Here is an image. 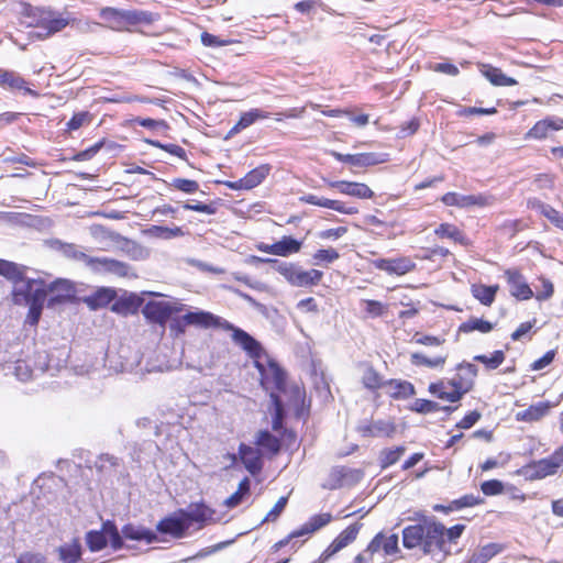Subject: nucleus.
<instances>
[{
  "label": "nucleus",
  "instance_id": "obj_1",
  "mask_svg": "<svg viewBox=\"0 0 563 563\" xmlns=\"http://www.w3.org/2000/svg\"><path fill=\"white\" fill-rule=\"evenodd\" d=\"M466 527L456 523L450 528L433 519L423 517L401 531L402 545L407 550H418L424 555L446 558L451 547L457 543Z\"/></svg>",
  "mask_w": 563,
  "mask_h": 563
},
{
  "label": "nucleus",
  "instance_id": "obj_2",
  "mask_svg": "<svg viewBox=\"0 0 563 563\" xmlns=\"http://www.w3.org/2000/svg\"><path fill=\"white\" fill-rule=\"evenodd\" d=\"M148 294L154 296V298L144 302L141 297L131 295L120 303H114L112 310L117 312L124 311L125 313H136L139 308L142 307L141 311L146 321L164 329L172 316L181 312L184 309V305L168 301L164 299L161 294Z\"/></svg>",
  "mask_w": 563,
  "mask_h": 563
},
{
  "label": "nucleus",
  "instance_id": "obj_3",
  "mask_svg": "<svg viewBox=\"0 0 563 563\" xmlns=\"http://www.w3.org/2000/svg\"><path fill=\"white\" fill-rule=\"evenodd\" d=\"M455 374L448 379L451 393H444L443 379L432 382L428 386V391L435 398L446 402H459L463 397L473 390L475 379L478 375V368L475 364L463 361L455 366Z\"/></svg>",
  "mask_w": 563,
  "mask_h": 563
},
{
  "label": "nucleus",
  "instance_id": "obj_4",
  "mask_svg": "<svg viewBox=\"0 0 563 563\" xmlns=\"http://www.w3.org/2000/svg\"><path fill=\"white\" fill-rule=\"evenodd\" d=\"M11 300L16 306L29 305L26 323L36 327L46 300L45 280L41 278L26 279L24 285L13 287Z\"/></svg>",
  "mask_w": 563,
  "mask_h": 563
},
{
  "label": "nucleus",
  "instance_id": "obj_5",
  "mask_svg": "<svg viewBox=\"0 0 563 563\" xmlns=\"http://www.w3.org/2000/svg\"><path fill=\"white\" fill-rule=\"evenodd\" d=\"M253 363L260 373V384L269 393L271 398L285 391L287 375L275 360L265 353Z\"/></svg>",
  "mask_w": 563,
  "mask_h": 563
},
{
  "label": "nucleus",
  "instance_id": "obj_6",
  "mask_svg": "<svg viewBox=\"0 0 563 563\" xmlns=\"http://www.w3.org/2000/svg\"><path fill=\"white\" fill-rule=\"evenodd\" d=\"M522 471L530 481H539L563 473V446H558L543 459L529 462Z\"/></svg>",
  "mask_w": 563,
  "mask_h": 563
},
{
  "label": "nucleus",
  "instance_id": "obj_7",
  "mask_svg": "<svg viewBox=\"0 0 563 563\" xmlns=\"http://www.w3.org/2000/svg\"><path fill=\"white\" fill-rule=\"evenodd\" d=\"M27 16L31 18L29 26L44 31V33L37 35L42 38L62 31L69 23L60 13L43 8H31L27 11Z\"/></svg>",
  "mask_w": 563,
  "mask_h": 563
},
{
  "label": "nucleus",
  "instance_id": "obj_8",
  "mask_svg": "<svg viewBox=\"0 0 563 563\" xmlns=\"http://www.w3.org/2000/svg\"><path fill=\"white\" fill-rule=\"evenodd\" d=\"M367 549L377 562L389 563L400 558L399 538L397 533L377 532L367 543Z\"/></svg>",
  "mask_w": 563,
  "mask_h": 563
},
{
  "label": "nucleus",
  "instance_id": "obj_9",
  "mask_svg": "<svg viewBox=\"0 0 563 563\" xmlns=\"http://www.w3.org/2000/svg\"><path fill=\"white\" fill-rule=\"evenodd\" d=\"M74 257L84 262L97 274H110L122 278L131 275V266L128 263L114 258L93 257L84 252H76Z\"/></svg>",
  "mask_w": 563,
  "mask_h": 563
},
{
  "label": "nucleus",
  "instance_id": "obj_10",
  "mask_svg": "<svg viewBox=\"0 0 563 563\" xmlns=\"http://www.w3.org/2000/svg\"><path fill=\"white\" fill-rule=\"evenodd\" d=\"M276 272L282 275L291 286L312 287L321 283L323 273L319 269H302L294 263H280Z\"/></svg>",
  "mask_w": 563,
  "mask_h": 563
},
{
  "label": "nucleus",
  "instance_id": "obj_11",
  "mask_svg": "<svg viewBox=\"0 0 563 563\" xmlns=\"http://www.w3.org/2000/svg\"><path fill=\"white\" fill-rule=\"evenodd\" d=\"M441 201L445 206L457 208L487 207L495 202V197L486 194L460 195L454 191L444 194Z\"/></svg>",
  "mask_w": 563,
  "mask_h": 563
},
{
  "label": "nucleus",
  "instance_id": "obj_12",
  "mask_svg": "<svg viewBox=\"0 0 563 563\" xmlns=\"http://www.w3.org/2000/svg\"><path fill=\"white\" fill-rule=\"evenodd\" d=\"M504 277L509 286V292L515 299L526 301L533 298L534 292L519 268L510 267L505 269Z\"/></svg>",
  "mask_w": 563,
  "mask_h": 563
},
{
  "label": "nucleus",
  "instance_id": "obj_13",
  "mask_svg": "<svg viewBox=\"0 0 563 563\" xmlns=\"http://www.w3.org/2000/svg\"><path fill=\"white\" fill-rule=\"evenodd\" d=\"M47 307L53 308L55 306L65 305L73 302L76 298V290L74 285L66 279H57L51 284L45 283Z\"/></svg>",
  "mask_w": 563,
  "mask_h": 563
},
{
  "label": "nucleus",
  "instance_id": "obj_14",
  "mask_svg": "<svg viewBox=\"0 0 563 563\" xmlns=\"http://www.w3.org/2000/svg\"><path fill=\"white\" fill-rule=\"evenodd\" d=\"M216 510L205 503H192L189 505L188 510L180 509L177 515L185 517L188 522V527L195 522L198 525V529H202L205 526L216 523Z\"/></svg>",
  "mask_w": 563,
  "mask_h": 563
},
{
  "label": "nucleus",
  "instance_id": "obj_15",
  "mask_svg": "<svg viewBox=\"0 0 563 563\" xmlns=\"http://www.w3.org/2000/svg\"><path fill=\"white\" fill-rule=\"evenodd\" d=\"M330 155L342 163H347L352 166L357 167H368L375 166L378 164H384L389 161L388 154H377V153H357V154H342L336 151H331Z\"/></svg>",
  "mask_w": 563,
  "mask_h": 563
},
{
  "label": "nucleus",
  "instance_id": "obj_16",
  "mask_svg": "<svg viewBox=\"0 0 563 563\" xmlns=\"http://www.w3.org/2000/svg\"><path fill=\"white\" fill-rule=\"evenodd\" d=\"M186 322H190L192 327L199 329H231L232 323L228 320L213 314L210 311L197 310L186 312Z\"/></svg>",
  "mask_w": 563,
  "mask_h": 563
},
{
  "label": "nucleus",
  "instance_id": "obj_17",
  "mask_svg": "<svg viewBox=\"0 0 563 563\" xmlns=\"http://www.w3.org/2000/svg\"><path fill=\"white\" fill-rule=\"evenodd\" d=\"M302 242L290 235H284L279 241L273 244L261 242L256 245V249L260 252L282 257L297 254L300 252Z\"/></svg>",
  "mask_w": 563,
  "mask_h": 563
},
{
  "label": "nucleus",
  "instance_id": "obj_18",
  "mask_svg": "<svg viewBox=\"0 0 563 563\" xmlns=\"http://www.w3.org/2000/svg\"><path fill=\"white\" fill-rule=\"evenodd\" d=\"M269 164H262L238 180H228L224 185L232 190H251L261 185L271 173Z\"/></svg>",
  "mask_w": 563,
  "mask_h": 563
},
{
  "label": "nucleus",
  "instance_id": "obj_19",
  "mask_svg": "<svg viewBox=\"0 0 563 563\" xmlns=\"http://www.w3.org/2000/svg\"><path fill=\"white\" fill-rule=\"evenodd\" d=\"M238 455L245 470L253 476L262 473L264 468V455L261 450L255 445L252 446L246 443H240Z\"/></svg>",
  "mask_w": 563,
  "mask_h": 563
},
{
  "label": "nucleus",
  "instance_id": "obj_20",
  "mask_svg": "<svg viewBox=\"0 0 563 563\" xmlns=\"http://www.w3.org/2000/svg\"><path fill=\"white\" fill-rule=\"evenodd\" d=\"M372 265L388 275L402 276L416 269V263L408 256L397 258H377Z\"/></svg>",
  "mask_w": 563,
  "mask_h": 563
},
{
  "label": "nucleus",
  "instance_id": "obj_21",
  "mask_svg": "<svg viewBox=\"0 0 563 563\" xmlns=\"http://www.w3.org/2000/svg\"><path fill=\"white\" fill-rule=\"evenodd\" d=\"M563 130V118L545 117L537 121L525 134V140L543 141L552 132Z\"/></svg>",
  "mask_w": 563,
  "mask_h": 563
},
{
  "label": "nucleus",
  "instance_id": "obj_22",
  "mask_svg": "<svg viewBox=\"0 0 563 563\" xmlns=\"http://www.w3.org/2000/svg\"><path fill=\"white\" fill-rule=\"evenodd\" d=\"M224 331L232 332V340L236 343L241 349H243L246 354L255 362L261 356H264L266 351L262 346V344L255 340L251 334L246 331L236 328L232 324L231 329H224Z\"/></svg>",
  "mask_w": 563,
  "mask_h": 563
},
{
  "label": "nucleus",
  "instance_id": "obj_23",
  "mask_svg": "<svg viewBox=\"0 0 563 563\" xmlns=\"http://www.w3.org/2000/svg\"><path fill=\"white\" fill-rule=\"evenodd\" d=\"M283 442L291 444L287 438H282L280 434L274 435L268 430H260L255 435L254 444L261 450L264 456L272 459L279 454Z\"/></svg>",
  "mask_w": 563,
  "mask_h": 563
},
{
  "label": "nucleus",
  "instance_id": "obj_24",
  "mask_svg": "<svg viewBox=\"0 0 563 563\" xmlns=\"http://www.w3.org/2000/svg\"><path fill=\"white\" fill-rule=\"evenodd\" d=\"M161 18L159 13L146 10H124L125 32H142Z\"/></svg>",
  "mask_w": 563,
  "mask_h": 563
},
{
  "label": "nucleus",
  "instance_id": "obj_25",
  "mask_svg": "<svg viewBox=\"0 0 563 563\" xmlns=\"http://www.w3.org/2000/svg\"><path fill=\"white\" fill-rule=\"evenodd\" d=\"M328 187L338 190L342 195L351 196L357 199H373L374 191L364 183L349 180H330Z\"/></svg>",
  "mask_w": 563,
  "mask_h": 563
},
{
  "label": "nucleus",
  "instance_id": "obj_26",
  "mask_svg": "<svg viewBox=\"0 0 563 563\" xmlns=\"http://www.w3.org/2000/svg\"><path fill=\"white\" fill-rule=\"evenodd\" d=\"M188 529V522L181 515L164 517L156 525V530L159 533L169 534L176 539L184 538Z\"/></svg>",
  "mask_w": 563,
  "mask_h": 563
},
{
  "label": "nucleus",
  "instance_id": "obj_27",
  "mask_svg": "<svg viewBox=\"0 0 563 563\" xmlns=\"http://www.w3.org/2000/svg\"><path fill=\"white\" fill-rule=\"evenodd\" d=\"M485 504V499L479 495L465 494L460 498L451 500L448 505H434L433 510L442 514H451L465 508H473Z\"/></svg>",
  "mask_w": 563,
  "mask_h": 563
},
{
  "label": "nucleus",
  "instance_id": "obj_28",
  "mask_svg": "<svg viewBox=\"0 0 563 563\" xmlns=\"http://www.w3.org/2000/svg\"><path fill=\"white\" fill-rule=\"evenodd\" d=\"M300 201L303 203L331 209V210H334V211L343 213V214L352 216V214L358 213V209L354 206L347 207L343 201L332 200V199H328V198H320L312 194L300 197Z\"/></svg>",
  "mask_w": 563,
  "mask_h": 563
},
{
  "label": "nucleus",
  "instance_id": "obj_29",
  "mask_svg": "<svg viewBox=\"0 0 563 563\" xmlns=\"http://www.w3.org/2000/svg\"><path fill=\"white\" fill-rule=\"evenodd\" d=\"M0 86L5 89L22 91L24 95L34 98L38 97V92L31 89L29 82L13 70L0 69Z\"/></svg>",
  "mask_w": 563,
  "mask_h": 563
},
{
  "label": "nucleus",
  "instance_id": "obj_30",
  "mask_svg": "<svg viewBox=\"0 0 563 563\" xmlns=\"http://www.w3.org/2000/svg\"><path fill=\"white\" fill-rule=\"evenodd\" d=\"M358 432L365 438H391L396 432L393 421L376 420L358 427Z\"/></svg>",
  "mask_w": 563,
  "mask_h": 563
},
{
  "label": "nucleus",
  "instance_id": "obj_31",
  "mask_svg": "<svg viewBox=\"0 0 563 563\" xmlns=\"http://www.w3.org/2000/svg\"><path fill=\"white\" fill-rule=\"evenodd\" d=\"M552 407L553 405L550 401H539L530 405L525 410L518 411L516 413V420L528 423L540 421L549 415Z\"/></svg>",
  "mask_w": 563,
  "mask_h": 563
},
{
  "label": "nucleus",
  "instance_id": "obj_32",
  "mask_svg": "<svg viewBox=\"0 0 563 563\" xmlns=\"http://www.w3.org/2000/svg\"><path fill=\"white\" fill-rule=\"evenodd\" d=\"M271 399L274 405V415L272 419L273 431L280 434L282 438H287L290 442H295L296 433L292 430H288L284 427L285 412L280 396H274V398Z\"/></svg>",
  "mask_w": 563,
  "mask_h": 563
},
{
  "label": "nucleus",
  "instance_id": "obj_33",
  "mask_svg": "<svg viewBox=\"0 0 563 563\" xmlns=\"http://www.w3.org/2000/svg\"><path fill=\"white\" fill-rule=\"evenodd\" d=\"M384 388H387L388 396L395 400L408 399L416 395L413 384L404 379H386Z\"/></svg>",
  "mask_w": 563,
  "mask_h": 563
},
{
  "label": "nucleus",
  "instance_id": "obj_34",
  "mask_svg": "<svg viewBox=\"0 0 563 563\" xmlns=\"http://www.w3.org/2000/svg\"><path fill=\"white\" fill-rule=\"evenodd\" d=\"M362 523L354 522L343 529L328 545L335 554L351 545L358 537Z\"/></svg>",
  "mask_w": 563,
  "mask_h": 563
},
{
  "label": "nucleus",
  "instance_id": "obj_35",
  "mask_svg": "<svg viewBox=\"0 0 563 563\" xmlns=\"http://www.w3.org/2000/svg\"><path fill=\"white\" fill-rule=\"evenodd\" d=\"M99 16L109 29L117 32H125L124 10L104 7L99 11Z\"/></svg>",
  "mask_w": 563,
  "mask_h": 563
},
{
  "label": "nucleus",
  "instance_id": "obj_36",
  "mask_svg": "<svg viewBox=\"0 0 563 563\" xmlns=\"http://www.w3.org/2000/svg\"><path fill=\"white\" fill-rule=\"evenodd\" d=\"M25 271L26 268L22 265L0 258V275L12 282L14 287L20 283L24 285V282L27 279Z\"/></svg>",
  "mask_w": 563,
  "mask_h": 563
},
{
  "label": "nucleus",
  "instance_id": "obj_37",
  "mask_svg": "<svg viewBox=\"0 0 563 563\" xmlns=\"http://www.w3.org/2000/svg\"><path fill=\"white\" fill-rule=\"evenodd\" d=\"M448 361V354H439L429 357L423 353L415 352L410 354V362L418 367H427L431 369H443Z\"/></svg>",
  "mask_w": 563,
  "mask_h": 563
},
{
  "label": "nucleus",
  "instance_id": "obj_38",
  "mask_svg": "<svg viewBox=\"0 0 563 563\" xmlns=\"http://www.w3.org/2000/svg\"><path fill=\"white\" fill-rule=\"evenodd\" d=\"M269 112L263 111L261 109H251L250 111L243 112L240 115L239 121L231 128L229 131V136L234 135L242 130L249 128L253 123H255L257 120L268 119Z\"/></svg>",
  "mask_w": 563,
  "mask_h": 563
},
{
  "label": "nucleus",
  "instance_id": "obj_39",
  "mask_svg": "<svg viewBox=\"0 0 563 563\" xmlns=\"http://www.w3.org/2000/svg\"><path fill=\"white\" fill-rule=\"evenodd\" d=\"M499 290V285H485V284H473L471 286L472 296L478 300L483 306L490 307Z\"/></svg>",
  "mask_w": 563,
  "mask_h": 563
},
{
  "label": "nucleus",
  "instance_id": "obj_40",
  "mask_svg": "<svg viewBox=\"0 0 563 563\" xmlns=\"http://www.w3.org/2000/svg\"><path fill=\"white\" fill-rule=\"evenodd\" d=\"M434 234L439 239H450L453 242L464 246L470 244V240L465 233L453 223H441L438 228H435Z\"/></svg>",
  "mask_w": 563,
  "mask_h": 563
},
{
  "label": "nucleus",
  "instance_id": "obj_41",
  "mask_svg": "<svg viewBox=\"0 0 563 563\" xmlns=\"http://www.w3.org/2000/svg\"><path fill=\"white\" fill-rule=\"evenodd\" d=\"M494 329L495 323H493L492 321L483 318L471 317L459 325L457 332L468 334L477 331L482 334H487L492 332Z\"/></svg>",
  "mask_w": 563,
  "mask_h": 563
},
{
  "label": "nucleus",
  "instance_id": "obj_42",
  "mask_svg": "<svg viewBox=\"0 0 563 563\" xmlns=\"http://www.w3.org/2000/svg\"><path fill=\"white\" fill-rule=\"evenodd\" d=\"M117 296V292L112 288L101 287L98 288L93 294L85 299V302L89 308L96 310L99 308H104L109 303H111Z\"/></svg>",
  "mask_w": 563,
  "mask_h": 563
},
{
  "label": "nucleus",
  "instance_id": "obj_43",
  "mask_svg": "<svg viewBox=\"0 0 563 563\" xmlns=\"http://www.w3.org/2000/svg\"><path fill=\"white\" fill-rule=\"evenodd\" d=\"M331 521L332 515L330 512L317 514L311 516L307 522L297 529V531L300 537L312 534L329 525Z\"/></svg>",
  "mask_w": 563,
  "mask_h": 563
},
{
  "label": "nucleus",
  "instance_id": "obj_44",
  "mask_svg": "<svg viewBox=\"0 0 563 563\" xmlns=\"http://www.w3.org/2000/svg\"><path fill=\"white\" fill-rule=\"evenodd\" d=\"M123 537L128 540H134V541H145L146 543H153L157 541V536L154 531L143 528V527H136L134 525H125L122 528Z\"/></svg>",
  "mask_w": 563,
  "mask_h": 563
},
{
  "label": "nucleus",
  "instance_id": "obj_45",
  "mask_svg": "<svg viewBox=\"0 0 563 563\" xmlns=\"http://www.w3.org/2000/svg\"><path fill=\"white\" fill-rule=\"evenodd\" d=\"M385 380L384 376L374 368L373 365L368 364L365 366L361 379L364 388L371 391H377L378 389L384 388Z\"/></svg>",
  "mask_w": 563,
  "mask_h": 563
},
{
  "label": "nucleus",
  "instance_id": "obj_46",
  "mask_svg": "<svg viewBox=\"0 0 563 563\" xmlns=\"http://www.w3.org/2000/svg\"><path fill=\"white\" fill-rule=\"evenodd\" d=\"M250 494H251V481L249 477H244L240 481V483L238 485V489L223 501V505L228 509H233V508L238 507L239 505H241L244 501V499L250 496Z\"/></svg>",
  "mask_w": 563,
  "mask_h": 563
},
{
  "label": "nucleus",
  "instance_id": "obj_47",
  "mask_svg": "<svg viewBox=\"0 0 563 563\" xmlns=\"http://www.w3.org/2000/svg\"><path fill=\"white\" fill-rule=\"evenodd\" d=\"M484 70H482L483 75L493 84L494 86H515L517 85V80L515 78L506 76L500 68L494 67L492 65H484Z\"/></svg>",
  "mask_w": 563,
  "mask_h": 563
},
{
  "label": "nucleus",
  "instance_id": "obj_48",
  "mask_svg": "<svg viewBox=\"0 0 563 563\" xmlns=\"http://www.w3.org/2000/svg\"><path fill=\"white\" fill-rule=\"evenodd\" d=\"M406 446L399 445L396 448H386L380 451L379 454V466L385 470L396 464L400 457L405 454Z\"/></svg>",
  "mask_w": 563,
  "mask_h": 563
},
{
  "label": "nucleus",
  "instance_id": "obj_49",
  "mask_svg": "<svg viewBox=\"0 0 563 563\" xmlns=\"http://www.w3.org/2000/svg\"><path fill=\"white\" fill-rule=\"evenodd\" d=\"M506 360V354L503 350H496L490 355L478 354L474 356V361L483 364L487 371L498 368Z\"/></svg>",
  "mask_w": 563,
  "mask_h": 563
},
{
  "label": "nucleus",
  "instance_id": "obj_50",
  "mask_svg": "<svg viewBox=\"0 0 563 563\" xmlns=\"http://www.w3.org/2000/svg\"><path fill=\"white\" fill-rule=\"evenodd\" d=\"M532 207L538 209L552 224L563 230V214L559 210L541 201L534 202Z\"/></svg>",
  "mask_w": 563,
  "mask_h": 563
},
{
  "label": "nucleus",
  "instance_id": "obj_51",
  "mask_svg": "<svg viewBox=\"0 0 563 563\" xmlns=\"http://www.w3.org/2000/svg\"><path fill=\"white\" fill-rule=\"evenodd\" d=\"M93 121V114L89 111L75 112L69 121L66 123L65 131L73 132L77 131L82 126H88Z\"/></svg>",
  "mask_w": 563,
  "mask_h": 563
},
{
  "label": "nucleus",
  "instance_id": "obj_52",
  "mask_svg": "<svg viewBox=\"0 0 563 563\" xmlns=\"http://www.w3.org/2000/svg\"><path fill=\"white\" fill-rule=\"evenodd\" d=\"M340 258V253L334 247L320 249L312 254V263L317 266H328Z\"/></svg>",
  "mask_w": 563,
  "mask_h": 563
},
{
  "label": "nucleus",
  "instance_id": "obj_53",
  "mask_svg": "<svg viewBox=\"0 0 563 563\" xmlns=\"http://www.w3.org/2000/svg\"><path fill=\"white\" fill-rule=\"evenodd\" d=\"M86 542L90 551L98 552L107 547L108 539L106 537V532L103 528L98 530H92L87 533Z\"/></svg>",
  "mask_w": 563,
  "mask_h": 563
},
{
  "label": "nucleus",
  "instance_id": "obj_54",
  "mask_svg": "<svg viewBox=\"0 0 563 563\" xmlns=\"http://www.w3.org/2000/svg\"><path fill=\"white\" fill-rule=\"evenodd\" d=\"M409 409L417 413H431L435 412L440 409V406L437 401L423 398H417L409 407Z\"/></svg>",
  "mask_w": 563,
  "mask_h": 563
},
{
  "label": "nucleus",
  "instance_id": "obj_55",
  "mask_svg": "<svg viewBox=\"0 0 563 563\" xmlns=\"http://www.w3.org/2000/svg\"><path fill=\"white\" fill-rule=\"evenodd\" d=\"M103 531L106 532L107 539H109L110 545L113 550H120L123 547L122 537L119 533L117 526L107 521L103 523Z\"/></svg>",
  "mask_w": 563,
  "mask_h": 563
},
{
  "label": "nucleus",
  "instance_id": "obj_56",
  "mask_svg": "<svg viewBox=\"0 0 563 563\" xmlns=\"http://www.w3.org/2000/svg\"><path fill=\"white\" fill-rule=\"evenodd\" d=\"M169 186L176 190L185 194H195L199 190V184L197 180L187 178H174Z\"/></svg>",
  "mask_w": 563,
  "mask_h": 563
},
{
  "label": "nucleus",
  "instance_id": "obj_57",
  "mask_svg": "<svg viewBox=\"0 0 563 563\" xmlns=\"http://www.w3.org/2000/svg\"><path fill=\"white\" fill-rule=\"evenodd\" d=\"M538 280L541 283V290H538L533 298L540 302L547 301L554 295V285L549 278L542 275L538 277Z\"/></svg>",
  "mask_w": 563,
  "mask_h": 563
},
{
  "label": "nucleus",
  "instance_id": "obj_58",
  "mask_svg": "<svg viewBox=\"0 0 563 563\" xmlns=\"http://www.w3.org/2000/svg\"><path fill=\"white\" fill-rule=\"evenodd\" d=\"M287 504H288V496L279 497L278 500L276 501V504L273 506V508L267 512L265 518L262 520V523L277 521L279 516L285 510Z\"/></svg>",
  "mask_w": 563,
  "mask_h": 563
},
{
  "label": "nucleus",
  "instance_id": "obj_59",
  "mask_svg": "<svg viewBox=\"0 0 563 563\" xmlns=\"http://www.w3.org/2000/svg\"><path fill=\"white\" fill-rule=\"evenodd\" d=\"M481 490L485 496H497L505 492V485L499 479H488L481 484Z\"/></svg>",
  "mask_w": 563,
  "mask_h": 563
},
{
  "label": "nucleus",
  "instance_id": "obj_60",
  "mask_svg": "<svg viewBox=\"0 0 563 563\" xmlns=\"http://www.w3.org/2000/svg\"><path fill=\"white\" fill-rule=\"evenodd\" d=\"M60 559L65 563H77L80 559L81 551L79 545H64L59 549Z\"/></svg>",
  "mask_w": 563,
  "mask_h": 563
},
{
  "label": "nucleus",
  "instance_id": "obj_61",
  "mask_svg": "<svg viewBox=\"0 0 563 563\" xmlns=\"http://www.w3.org/2000/svg\"><path fill=\"white\" fill-rule=\"evenodd\" d=\"M497 113V109L495 107L492 108H478V107H463L456 111V115L459 118H468L472 115H490Z\"/></svg>",
  "mask_w": 563,
  "mask_h": 563
},
{
  "label": "nucleus",
  "instance_id": "obj_62",
  "mask_svg": "<svg viewBox=\"0 0 563 563\" xmlns=\"http://www.w3.org/2000/svg\"><path fill=\"white\" fill-rule=\"evenodd\" d=\"M537 320L526 321L518 325V328L511 333L510 338L512 341H520L525 338L531 339V331L534 328Z\"/></svg>",
  "mask_w": 563,
  "mask_h": 563
},
{
  "label": "nucleus",
  "instance_id": "obj_63",
  "mask_svg": "<svg viewBox=\"0 0 563 563\" xmlns=\"http://www.w3.org/2000/svg\"><path fill=\"white\" fill-rule=\"evenodd\" d=\"M363 303L365 305V312L372 318L382 317L386 312V306L378 300L366 299L363 300Z\"/></svg>",
  "mask_w": 563,
  "mask_h": 563
},
{
  "label": "nucleus",
  "instance_id": "obj_64",
  "mask_svg": "<svg viewBox=\"0 0 563 563\" xmlns=\"http://www.w3.org/2000/svg\"><path fill=\"white\" fill-rule=\"evenodd\" d=\"M201 43L208 47H220V46H228V45L232 44L233 41L220 38L209 32H202L201 33Z\"/></svg>",
  "mask_w": 563,
  "mask_h": 563
}]
</instances>
